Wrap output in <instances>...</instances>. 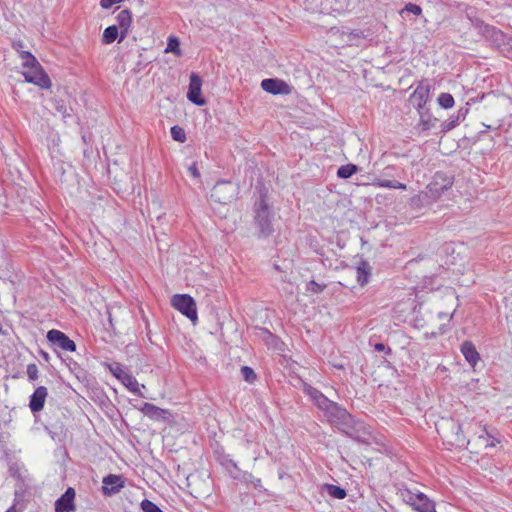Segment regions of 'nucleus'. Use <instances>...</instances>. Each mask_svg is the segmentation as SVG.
I'll list each match as a JSON object with an SVG mask.
<instances>
[{
	"label": "nucleus",
	"instance_id": "1a4fd4ad",
	"mask_svg": "<svg viewBox=\"0 0 512 512\" xmlns=\"http://www.w3.org/2000/svg\"><path fill=\"white\" fill-rule=\"evenodd\" d=\"M102 492L106 496L118 493L125 486V479L122 475L109 474L102 480Z\"/></svg>",
	"mask_w": 512,
	"mask_h": 512
},
{
	"label": "nucleus",
	"instance_id": "a878e982",
	"mask_svg": "<svg viewBox=\"0 0 512 512\" xmlns=\"http://www.w3.org/2000/svg\"><path fill=\"white\" fill-rule=\"evenodd\" d=\"M171 136L175 141L180 143H184L187 139L184 129L178 125L171 128Z\"/></svg>",
	"mask_w": 512,
	"mask_h": 512
},
{
	"label": "nucleus",
	"instance_id": "5701e85b",
	"mask_svg": "<svg viewBox=\"0 0 512 512\" xmlns=\"http://www.w3.org/2000/svg\"><path fill=\"white\" fill-rule=\"evenodd\" d=\"M358 171V167L354 164H346L339 167L337 171V176L342 179H347L351 177Z\"/></svg>",
	"mask_w": 512,
	"mask_h": 512
},
{
	"label": "nucleus",
	"instance_id": "f8f14e48",
	"mask_svg": "<svg viewBox=\"0 0 512 512\" xmlns=\"http://www.w3.org/2000/svg\"><path fill=\"white\" fill-rule=\"evenodd\" d=\"M145 416L152 420H168L171 416L169 410L162 409L154 404L144 402L141 407L138 408Z\"/></svg>",
	"mask_w": 512,
	"mask_h": 512
},
{
	"label": "nucleus",
	"instance_id": "f704fd0d",
	"mask_svg": "<svg viewBox=\"0 0 512 512\" xmlns=\"http://www.w3.org/2000/svg\"><path fill=\"white\" fill-rule=\"evenodd\" d=\"M383 347H384V346H383V344H377V345H376V348H377L378 350H382V349H383Z\"/></svg>",
	"mask_w": 512,
	"mask_h": 512
},
{
	"label": "nucleus",
	"instance_id": "cd10ccee",
	"mask_svg": "<svg viewBox=\"0 0 512 512\" xmlns=\"http://www.w3.org/2000/svg\"><path fill=\"white\" fill-rule=\"evenodd\" d=\"M459 116L452 117L441 124L442 132H448L459 124Z\"/></svg>",
	"mask_w": 512,
	"mask_h": 512
},
{
	"label": "nucleus",
	"instance_id": "c9c22d12",
	"mask_svg": "<svg viewBox=\"0 0 512 512\" xmlns=\"http://www.w3.org/2000/svg\"><path fill=\"white\" fill-rule=\"evenodd\" d=\"M266 212H267V206L263 205V213H266Z\"/></svg>",
	"mask_w": 512,
	"mask_h": 512
},
{
	"label": "nucleus",
	"instance_id": "ddd939ff",
	"mask_svg": "<svg viewBox=\"0 0 512 512\" xmlns=\"http://www.w3.org/2000/svg\"><path fill=\"white\" fill-rule=\"evenodd\" d=\"M116 21L119 30H120V39L119 42L123 41L128 33L130 32V28L132 25V13L128 9L121 10L116 16Z\"/></svg>",
	"mask_w": 512,
	"mask_h": 512
},
{
	"label": "nucleus",
	"instance_id": "f3484780",
	"mask_svg": "<svg viewBox=\"0 0 512 512\" xmlns=\"http://www.w3.org/2000/svg\"><path fill=\"white\" fill-rule=\"evenodd\" d=\"M228 184L227 183H218L214 186L212 190V197L215 199V201H218L220 203H228L231 201L233 197V192L228 193Z\"/></svg>",
	"mask_w": 512,
	"mask_h": 512
},
{
	"label": "nucleus",
	"instance_id": "412c9836",
	"mask_svg": "<svg viewBox=\"0 0 512 512\" xmlns=\"http://www.w3.org/2000/svg\"><path fill=\"white\" fill-rule=\"evenodd\" d=\"M373 185L379 188H390V189H401L406 190L407 186L404 183L392 180H381L377 179L373 182Z\"/></svg>",
	"mask_w": 512,
	"mask_h": 512
},
{
	"label": "nucleus",
	"instance_id": "b1692460",
	"mask_svg": "<svg viewBox=\"0 0 512 512\" xmlns=\"http://www.w3.org/2000/svg\"><path fill=\"white\" fill-rule=\"evenodd\" d=\"M438 104L444 108V109H450L454 106L455 104V100L453 98V96L450 94V93H441L439 96H438Z\"/></svg>",
	"mask_w": 512,
	"mask_h": 512
},
{
	"label": "nucleus",
	"instance_id": "2f4dec72",
	"mask_svg": "<svg viewBox=\"0 0 512 512\" xmlns=\"http://www.w3.org/2000/svg\"><path fill=\"white\" fill-rule=\"evenodd\" d=\"M404 10L407 11V12H411L414 15H417V16L422 13L421 7L419 5H416V4H413V3L406 4Z\"/></svg>",
	"mask_w": 512,
	"mask_h": 512
},
{
	"label": "nucleus",
	"instance_id": "dca6fc26",
	"mask_svg": "<svg viewBox=\"0 0 512 512\" xmlns=\"http://www.w3.org/2000/svg\"><path fill=\"white\" fill-rule=\"evenodd\" d=\"M461 353L463 354L466 361L475 367L480 360V355L476 350L475 345L471 341H464L461 345Z\"/></svg>",
	"mask_w": 512,
	"mask_h": 512
},
{
	"label": "nucleus",
	"instance_id": "58836bf2",
	"mask_svg": "<svg viewBox=\"0 0 512 512\" xmlns=\"http://www.w3.org/2000/svg\"><path fill=\"white\" fill-rule=\"evenodd\" d=\"M511 58H512V55H511Z\"/></svg>",
	"mask_w": 512,
	"mask_h": 512
},
{
	"label": "nucleus",
	"instance_id": "4c0bfd02",
	"mask_svg": "<svg viewBox=\"0 0 512 512\" xmlns=\"http://www.w3.org/2000/svg\"><path fill=\"white\" fill-rule=\"evenodd\" d=\"M494 442L490 443V444H486V446H494Z\"/></svg>",
	"mask_w": 512,
	"mask_h": 512
},
{
	"label": "nucleus",
	"instance_id": "aec40b11",
	"mask_svg": "<svg viewBox=\"0 0 512 512\" xmlns=\"http://www.w3.org/2000/svg\"><path fill=\"white\" fill-rule=\"evenodd\" d=\"M437 121V118L433 117L429 113H420L419 126L424 131L434 128Z\"/></svg>",
	"mask_w": 512,
	"mask_h": 512
},
{
	"label": "nucleus",
	"instance_id": "393cba45",
	"mask_svg": "<svg viewBox=\"0 0 512 512\" xmlns=\"http://www.w3.org/2000/svg\"><path fill=\"white\" fill-rule=\"evenodd\" d=\"M165 52H167V53L172 52V53L176 54L177 56L181 55L179 40L176 37L170 36L168 38V43H167Z\"/></svg>",
	"mask_w": 512,
	"mask_h": 512
},
{
	"label": "nucleus",
	"instance_id": "bb28decb",
	"mask_svg": "<svg viewBox=\"0 0 512 512\" xmlns=\"http://www.w3.org/2000/svg\"><path fill=\"white\" fill-rule=\"evenodd\" d=\"M241 373L244 380L250 384L254 383L257 379L255 371L249 366H243L241 368Z\"/></svg>",
	"mask_w": 512,
	"mask_h": 512
},
{
	"label": "nucleus",
	"instance_id": "f257e3e1",
	"mask_svg": "<svg viewBox=\"0 0 512 512\" xmlns=\"http://www.w3.org/2000/svg\"><path fill=\"white\" fill-rule=\"evenodd\" d=\"M303 390L314 404L325 413L331 424L346 432V426L352 420L346 409L339 407L337 403L329 400L321 391L311 385L304 384Z\"/></svg>",
	"mask_w": 512,
	"mask_h": 512
},
{
	"label": "nucleus",
	"instance_id": "9d476101",
	"mask_svg": "<svg viewBox=\"0 0 512 512\" xmlns=\"http://www.w3.org/2000/svg\"><path fill=\"white\" fill-rule=\"evenodd\" d=\"M75 498V489L69 487L65 493L56 500L55 512H74L76 510Z\"/></svg>",
	"mask_w": 512,
	"mask_h": 512
},
{
	"label": "nucleus",
	"instance_id": "20e7f679",
	"mask_svg": "<svg viewBox=\"0 0 512 512\" xmlns=\"http://www.w3.org/2000/svg\"><path fill=\"white\" fill-rule=\"evenodd\" d=\"M108 368L113 376L119 380L130 392L143 396L140 390V385L136 378L127 372L120 363L114 362L109 364Z\"/></svg>",
	"mask_w": 512,
	"mask_h": 512
},
{
	"label": "nucleus",
	"instance_id": "6ab92c4d",
	"mask_svg": "<svg viewBox=\"0 0 512 512\" xmlns=\"http://www.w3.org/2000/svg\"><path fill=\"white\" fill-rule=\"evenodd\" d=\"M118 36L120 37V30L118 26H108L103 32L102 43L106 45L112 44Z\"/></svg>",
	"mask_w": 512,
	"mask_h": 512
},
{
	"label": "nucleus",
	"instance_id": "c756f323",
	"mask_svg": "<svg viewBox=\"0 0 512 512\" xmlns=\"http://www.w3.org/2000/svg\"><path fill=\"white\" fill-rule=\"evenodd\" d=\"M26 373H27L28 379L30 381L37 380L38 379V374H39V370H38L37 365L35 363L28 364L27 365Z\"/></svg>",
	"mask_w": 512,
	"mask_h": 512
},
{
	"label": "nucleus",
	"instance_id": "39448f33",
	"mask_svg": "<svg viewBox=\"0 0 512 512\" xmlns=\"http://www.w3.org/2000/svg\"><path fill=\"white\" fill-rule=\"evenodd\" d=\"M439 433L442 439L451 447H463L469 443L463 435L460 425L454 421L447 422L446 429H442Z\"/></svg>",
	"mask_w": 512,
	"mask_h": 512
},
{
	"label": "nucleus",
	"instance_id": "4468645a",
	"mask_svg": "<svg viewBox=\"0 0 512 512\" xmlns=\"http://www.w3.org/2000/svg\"><path fill=\"white\" fill-rule=\"evenodd\" d=\"M48 396L47 388L39 386L35 389L34 393L30 397L29 407L33 413L40 412L45 405L46 398Z\"/></svg>",
	"mask_w": 512,
	"mask_h": 512
},
{
	"label": "nucleus",
	"instance_id": "6e6552de",
	"mask_svg": "<svg viewBox=\"0 0 512 512\" xmlns=\"http://www.w3.org/2000/svg\"><path fill=\"white\" fill-rule=\"evenodd\" d=\"M47 339L53 345L58 346L60 349L67 352H74L76 350V344L62 331L52 329L47 333Z\"/></svg>",
	"mask_w": 512,
	"mask_h": 512
},
{
	"label": "nucleus",
	"instance_id": "c85d7f7f",
	"mask_svg": "<svg viewBox=\"0 0 512 512\" xmlns=\"http://www.w3.org/2000/svg\"><path fill=\"white\" fill-rule=\"evenodd\" d=\"M141 509L143 512H163L154 502L148 499L141 502Z\"/></svg>",
	"mask_w": 512,
	"mask_h": 512
},
{
	"label": "nucleus",
	"instance_id": "f03ea898",
	"mask_svg": "<svg viewBox=\"0 0 512 512\" xmlns=\"http://www.w3.org/2000/svg\"><path fill=\"white\" fill-rule=\"evenodd\" d=\"M19 56L24 68L23 76L28 83H33L42 89H50L51 79L44 71L36 57L28 51H20Z\"/></svg>",
	"mask_w": 512,
	"mask_h": 512
},
{
	"label": "nucleus",
	"instance_id": "e433bc0d",
	"mask_svg": "<svg viewBox=\"0 0 512 512\" xmlns=\"http://www.w3.org/2000/svg\"><path fill=\"white\" fill-rule=\"evenodd\" d=\"M6 512H16L13 508H10L9 510H7Z\"/></svg>",
	"mask_w": 512,
	"mask_h": 512
},
{
	"label": "nucleus",
	"instance_id": "4be33fe9",
	"mask_svg": "<svg viewBox=\"0 0 512 512\" xmlns=\"http://www.w3.org/2000/svg\"><path fill=\"white\" fill-rule=\"evenodd\" d=\"M328 495L335 499H344L347 496V492L345 489L334 485V484H325L324 486Z\"/></svg>",
	"mask_w": 512,
	"mask_h": 512
},
{
	"label": "nucleus",
	"instance_id": "9b49d317",
	"mask_svg": "<svg viewBox=\"0 0 512 512\" xmlns=\"http://www.w3.org/2000/svg\"><path fill=\"white\" fill-rule=\"evenodd\" d=\"M261 88L267 93L278 95V94H289L291 92L290 86L283 80L267 78L262 80Z\"/></svg>",
	"mask_w": 512,
	"mask_h": 512
},
{
	"label": "nucleus",
	"instance_id": "7ed1b4c3",
	"mask_svg": "<svg viewBox=\"0 0 512 512\" xmlns=\"http://www.w3.org/2000/svg\"><path fill=\"white\" fill-rule=\"evenodd\" d=\"M171 306L186 316L193 324L198 321L197 305L189 294H174L170 301Z\"/></svg>",
	"mask_w": 512,
	"mask_h": 512
},
{
	"label": "nucleus",
	"instance_id": "423d86ee",
	"mask_svg": "<svg viewBox=\"0 0 512 512\" xmlns=\"http://www.w3.org/2000/svg\"><path fill=\"white\" fill-rule=\"evenodd\" d=\"M202 79L196 73L190 75V83L187 92V98L190 102L197 106H204L207 101L201 94Z\"/></svg>",
	"mask_w": 512,
	"mask_h": 512
},
{
	"label": "nucleus",
	"instance_id": "2eb2a0df",
	"mask_svg": "<svg viewBox=\"0 0 512 512\" xmlns=\"http://www.w3.org/2000/svg\"><path fill=\"white\" fill-rule=\"evenodd\" d=\"M430 94V87L428 85L419 84L411 95V100L418 111L422 110L427 104Z\"/></svg>",
	"mask_w": 512,
	"mask_h": 512
},
{
	"label": "nucleus",
	"instance_id": "473e14b6",
	"mask_svg": "<svg viewBox=\"0 0 512 512\" xmlns=\"http://www.w3.org/2000/svg\"><path fill=\"white\" fill-rule=\"evenodd\" d=\"M123 0H101L100 1V5L103 9H109L111 8L113 5L115 4H118L120 2H122Z\"/></svg>",
	"mask_w": 512,
	"mask_h": 512
},
{
	"label": "nucleus",
	"instance_id": "7c9ffc66",
	"mask_svg": "<svg viewBox=\"0 0 512 512\" xmlns=\"http://www.w3.org/2000/svg\"><path fill=\"white\" fill-rule=\"evenodd\" d=\"M325 287V284H319L314 280L308 283V290L312 293H320L325 289Z\"/></svg>",
	"mask_w": 512,
	"mask_h": 512
},
{
	"label": "nucleus",
	"instance_id": "0eeeda50",
	"mask_svg": "<svg viewBox=\"0 0 512 512\" xmlns=\"http://www.w3.org/2000/svg\"><path fill=\"white\" fill-rule=\"evenodd\" d=\"M406 502L418 512H436L434 504L423 493H408Z\"/></svg>",
	"mask_w": 512,
	"mask_h": 512
},
{
	"label": "nucleus",
	"instance_id": "a211bd4d",
	"mask_svg": "<svg viewBox=\"0 0 512 512\" xmlns=\"http://www.w3.org/2000/svg\"><path fill=\"white\" fill-rule=\"evenodd\" d=\"M371 267L368 262L361 261L355 268V277L358 284L363 287L369 282Z\"/></svg>",
	"mask_w": 512,
	"mask_h": 512
},
{
	"label": "nucleus",
	"instance_id": "72a5a7b5",
	"mask_svg": "<svg viewBox=\"0 0 512 512\" xmlns=\"http://www.w3.org/2000/svg\"><path fill=\"white\" fill-rule=\"evenodd\" d=\"M188 170H189V172H190V174H191V176H192V177H194V178H198V177H200V172H199V170H198V168H197V166H196V164H195V163H194V164H192V165L188 168Z\"/></svg>",
	"mask_w": 512,
	"mask_h": 512
}]
</instances>
